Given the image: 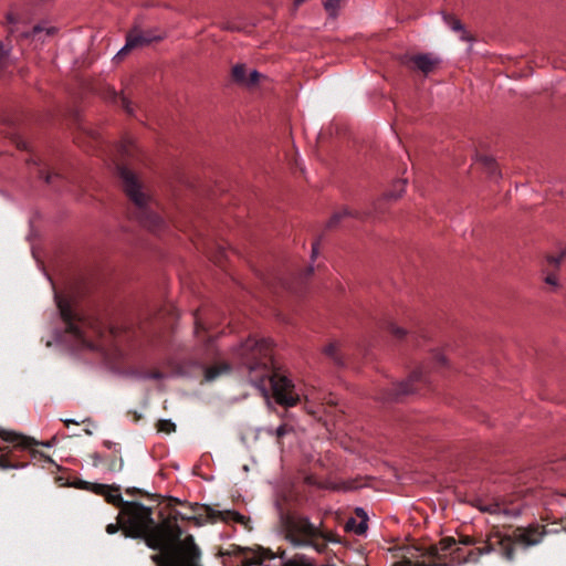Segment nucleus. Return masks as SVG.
Returning <instances> with one entry per match:
<instances>
[{"mask_svg":"<svg viewBox=\"0 0 566 566\" xmlns=\"http://www.w3.org/2000/svg\"><path fill=\"white\" fill-rule=\"evenodd\" d=\"M188 507L190 514L172 510L167 517L159 522L157 532L161 534L163 555L153 556V560L158 566H202L200 564V548L195 543L192 535H187L182 538L184 531L178 524L179 521L193 522L198 526H201L207 521L211 523L218 521L245 523V516L237 511H219L208 505H199L198 503H190Z\"/></svg>","mask_w":566,"mask_h":566,"instance_id":"nucleus-1","label":"nucleus"},{"mask_svg":"<svg viewBox=\"0 0 566 566\" xmlns=\"http://www.w3.org/2000/svg\"><path fill=\"white\" fill-rule=\"evenodd\" d=\"M238 357L245 367L250 382L264 396L269 391L275 401L285 407L295 406L300 396L285 375L279 373L273 363L272 343L265 338L249 337L238 348Z\"/></svg>","mask_w":566,"mask_h":566,"instance_id":"nucleus-2","label":"nucleus"},{"mask_svg":"<svg viewBox=\"0 0 566 566\" xmlns=\"http://www.w3.org/2000/svg\"><path fill=\"white\" fill-rule=\"evenodd\" d=\"M275 509L281 523L286 528V538L295 547H312L323 554L327 549V543H337L338 538L331 532H324L314 525L308 517L291 515L290 499L285 493L277 495Z\"/></svg>","mask_w":566,"mask_h":566,"instance_id":"nucleus-3","label":"nucleus"},{"mask_svg":"<svg viewBox=\"0 0 566 566\" xmlns=\"http://www.w3.org/2000/svg\"><path fill=\"white\" fill-rule=\"evenodd\" d=\"M153 514V507L129 501L125 503V507H122L118 520L124 521L120 526L125 537L143 539L149 548L163 555L161 534L157 532L159 522L155 521Z\"/></svg>","mask_w":566,"mask_h":566,"instance_id":"nucleus-4","label":"nucleus"},{"mask_svg":"<svg viewBox=\"0 0 566 566\" xmlns=\"http://www.w3.org/2000/svg\"><path fill=\"white\" fill-rule=\"evenodd\" d=\"M54 297L65 327L63 340L72 342L75 348H93V338L104 335L102 323L77 313L70 301L57 293Z\"/></svg>","mask_w":566,"mask_h":566,"instance_id":"nucleus-5","label":"nucleus"},{"mask_svg":"<svg viewBox=\"0 0 566 566\" xmlns=\"http://www.w3.org/2000/svg\"><path fill=\"white\" fill-rule=\"evenodd\" d=\"M116 172L122 182L123 189L133 202L130 214L144 227L151 231H159L164 226L163 218L154 210L153 201L142 190V185L136 175L124 165H116Z\"/></svg>","mask_w":566,"mask_h":566,"instance_id":"nucleus-6","label":"nucleus"},{"mask_svg":"<svg viewBox=\"0 0 566 566\" xmlns=\"http://www.w3.org/2000/svg\"><path fill=\"white\" fill-rule=\"evenodd\" d=\"M0 437L3 441L10 443L7 446H0V469L1 470H10V469H21L27 465L25 462L21 461V451H29L32 459H36L38 457L44 458L46 461L52 462V460L44 455L42 452L35 450L33 447L42 444L45 447H51L50 442H39L34 438L17 433L13 431H2L0 432Z\"/></svg>","mask_w":566,"mask_h":566,"instance_id":"nucleus-7","label":"nucleus"},{"mask_svg":"<svg viewBox=\"0 0 566 566\" xmlns=\"http://www.w3.org/2000/svg\"><path fill=\"white\" fill-rule=\"evenodd\" d=\"M544 533L538 527L516 528L512 535H499V543L502 547L503 555L506 559L514 558V544H523L525 546L536 545L541 542Z\"/></svg>","mask_w":566,"mask_h":566,"instance_id":"nucleus-8","label":"nucleus"},{"mask_svg":"<svg viewBox=\"0 0 566 566\" xmlns=\"http://www.w3.org/2000/svg\"><path fill=\"white\" fill-rule=\"evenodd\" d=\"M427 375L423 368L413 370L406 381L392 384L386 388L379 399L385 401L400 400L403 396L413 394L420 385L427 384Z\"/></svg>","mask_w":566,"mask_h":566,"instance_id":"nucleus-9","label":"nucleus"},{"mask_svg":"<svg viewBox=\"0 0 566 566\" xmlns=\"http://www.w3.org/2000/svg\"><path fill=\"white\" fill-rule=\"evenodd\" d=\"M438 555L439 551L436 545H430L429 547L412 545L405 548V554L402 555L401 560L394 563L392 566H442L437 562H418L419 558H432Z\"/></svg>","mask_w":566,"mask_h":566,"instance_id":"nucleus-10","label":"nucleus"},{"mask_svg":"<svg viewBox=\"0 0 566 566\" xmlns=\"http://www.w3.org/2000/svg\"><path fill=\"white\" fill-rule=\"evenodd\" d=\"M441 60L432 53H419L413 55H403L401 64L412 71H419L424 75L431 73Z\"/></svg>","mask_w":566,"mask_h":566,"instance_id":"nucleus-11","label":"nucleus"},{"mask_svg":"<svg viewBox=\"0 0 566 566\" xmlns=\"http://www.w3.org/2000/svg\"><path fill=\"white\" fill-rule=\"evenodd\" d=\"M160 39H161L160 35H156L151 31H143L138 27H135L127 33L126 44L117 53V55L123 56L133 49L142 48L144 45L150 44Z\"/></svg>","mask_w":566,"mask_h":566,"instance_id":"nucleus-12","label":"nucleus"},{"mask_svg":"<svg viewBox=\"0 0 566 566\" xmlns=\"http://www.w3.org/2000/svg\"><path fill=\"white\" fill-rule=\"evenodd\" d=\"M566 258V245L560 249L557 255L548 254L544 265V272L546 273L545 282L549 285L557 286V279L555 271L559 269L560 264Z\"/></svg>","mask_w":566,"mask_h":566,"instance_id":"nucleus-13","label":"nucleus"},{"mask_svg":"<svg viewBox=\"0 0 566 566\" xmlns=\"http://www.w3.org/2000/svg\"><path fill=\"white\" fill-rule=\"evenodd\" d=\"M93 490L96 494L103 495L107 503L118 507L122 511V507H125V501L122 497L120 494V488L113 485H106V484H94Z\"/></svg>","mask_w":566,"mask_h":566,"instance_id":"nucleus-14","label":"nucleus"},{"mask_svg":"<svg viewBox=\"0 0 566 566\" xmlns=\"http://www.w3.org/2000/svg\"><path fill=\"white\" fill-rule=\"evenodd\" d=\"M231 75L234 82L248 87L256 85L262 77V74L255 70L248 73L244 64L234 65L231 71Z\"/></svg>","mask_w":566,"mask_h":566,"instance_id":"nucleus-15","label":"nucleus"},{"mask_svg":"<svg viewBox=\"0 0 566 566\" xmlns=\"http://www.w3.org/2000/svg\"><path fill=\"white\" fill-rule=\"evenodd\" d=\"M368 216H369V212H363V211L350 209L348 207H344L339 211H336L331 217V219L327 222V228L328 229L336 228L339 224V222L344 218H347V217H353V218L363 220V219L367 218Z\"/></svg>","mask_w":566,"mask_h":566,"instance_id":"nucleus-16","label":"nucleus"},{"mask_svg":"<svg viewBox=\"0 0 566 566\" xmlns=\"http://www.w3.org/2000/svg\"><path fill=\"white\" fill-rule=\"evenodd\" d=\"M105 98L109 102L119 105L128 115H133L134 109L129 99L118 94L114 88L108 87L105 92Z\"/></svg>","mask_w":566,"mask_h":566,"instance_id":"nucleus-17","label":"nucleus"},{"mask_svg":"<svg viewBox=\"0 0 566 566\" xmlns=\"http://www.w3.org/2000/svg\"><path fill=\"white\" fill-rule=\"evenodd\" d=\"M32 161V165L34 166L36 170V176L40 179H44L46 184L53 185L55 179H62L61 175L57 172H50L46 169V166L42 165V161L39 158H32L28 160L30 164Z\"/></svg>","mask_w":566,"mask_h":566,"instance_id":"nucleus-18","label":"nucleus"},{"mask_svg":"<svg viewBox=\"0 0 566 566\" xmlns=\"http://www.w3.org/2000/svg\"><path fill=\"white\" fill-rule=\"evenodd\" d=\"M230 365L227 363H220L212 366H209L205 369L203 379L205 381H213L218 379L221 375L228 374L230 371Z\"/></svg>","mask_w":566,"mask_h":566,"instance_id":"nucleus-19","label":"nucleus"},{"mask_svg":"<svg viewBox=\"0 0 566 566\" xmlns=\"http://www.w3.org/2000/svg\"><path fill=\"white\" fill-rule=\"evenodd\" d=\"M483 511H488L490 513H504V514H509V515H518L520 512H521V507L520 506H512V507H509L507 505H505V503H493V504H490L488 507H484L482 509Z\"/></svg>","mask_w":566,"mask_h":566,"instance_id":"nucleus-20","label":"nucleus"},{"mask_svg":"<svg viewBox=\"0 0 566 566\" xmlns=\"http://www.w3.org/2000/svg\"><path fill=\"white\" fill-rule=\"evenodd\" d=\"M436 546L439 551V555L432 557V559L439 560L438 563L444 566L446 563H441L442 556H444L448 552H451L453 547L457 546V541L453 537H444L440 541L439 545Z\"/></svg>","mask_w":566,"mask_h":566,"instance_id":"nucleus-21","label":"nucleus"},{"mask_svg":"<svg viewBox=\"0 0 566 566\" xmlns=\"http://www.w3.org/2000/svg\"><path fill=\"white\" fill-rule=\"evenodd\" d=\"M443 20L446 24H448L453 31L461 32V40L470 41L471 36L464 31L463 25L460 20L449 13L443 14Z\"/></svg>","mask_w":566,"mask_h":566,"instance_id":"nucleus-22","label":"nucleus"},{"mask_svg":"<svg viewBox=\"0 0 566 566\" xmlns=\"http://www.w3.org/2000/svg\"><path fill=\"white\" fill-rule=\"evenodd\" d=\"M324 354L331 358L335 365L337 366H344L345 363H344V358L340 354V350H339V345L337 343H329L327 346H325L324 348Z\"/></svg>","mask_w":566,"mask_h":566,"instance_id":"nucleus-23","label":"nucleus"},{"mask_svg":"<svg viewBox=\"0 0 566 566\" xmlns=\"http://www.w3.org/2000/svg\"><path fill=\"white\" fill-rule=\"evenodd\" d=\"M479 160L490 176L497 175V165L493 158L489 156H480Z\"/></svg>","mask_w":566,"mask_h":566,"instance_id":"nucleus-24","label":"nucleus"},{"mask_svg":"<svg viewBox=\"0 0 566 566\" xmlns=\"http://www.w3.org/2000/svg\"><path fill=\"white\" fill-rule=\"evenodd\" d=\"M44 31V29L41 27V25H35L32 28V31L31 32H21V35L22 36H33V38H36V36H40V34ZM45 32H46V35H53L55 34L56 32V29L51 27V28H46L45 29Z\"/></svg>","mask_w":566,"mask_h":566,"instance_id":"nucleus-25","label":"nucleus"},{"mask_svg":"<svg viewBox=\"0 0 566 566\" xmlns=\"http://www.w3.org/2000/svg\"><path fill=\"white\" fill-rule=\"evenodd\" d=\"M346 527L348 530H354L356 534L361 535L367 530V518L361 520L358 524H356V521L354 518H350L347 522Z\"/></svg>","mask_w":566,"mask_h":566,"instance_id":"nucleus-26","label":"nucleus"},{"mask_svg":"<svg viewBox=\"0 0 566 566\" xmlns=\"http://www.w3.org/2000/svg\"><path fill=\"white\" fill-rule=\"evenodd\" d=\"M406 180H398L394 184L392 190L387 193L390 199H397L401 196L405 190Z\"/></svg>","mask_w":566,"mask_h":566,"instance_id":"nucleus-27","label":"nucleus"},{"mask_svg":"<svg viewBox=\"0 0 566 566\" xmlns=\"http://www.w3.org/2000/svg\"><path fill=\"white\" fill-rule=\"evenodd\" d=\"M157 430L159 432L171 433L176 430V424L171 420L161 419L157 422Z\"/></svg>","mask_w":566,"mask_h":566,"instance_id":"nucleus-28","label":"nucleus"},{"mask_svg":"<svg viewBox=\"0 0 566 566\" xmlns=\"http://www.w3.org/2000/svg\"><path fill=\"white\" fill-rule=\"evenodd\" d=\"M125 493L127 495H130V496H137L138 495V496H143V497H148V499H156L157 497L156 494H151V493H149V492H147V491H145L143 489H138V488H134V486L127 488L125 490Z\"/></svg>","mask_w":566,"mask_h":566,"instance_id":"nucleus-29","label":"nucleus"},{"mask_svg":"<svg viewBox=\"0 0 566 566\" xmlns=\"http://www.w3.org/2000/svg\"><path fill=\"white\" fill-rule=\"evenodd\" d=\"M386 328L398 339H402L407 335V332L403 328L397 326L394 322H388Z\"/></svg>","mask_w":566,"mask_h":566,"instance_id":"nucleus-30","label":"nucleus"},{"mask_svg":"<svg viewBox=\"0 0 566 566\" xmlns=\"http://www.w3.org/2000/svg\"><path fill=\"white\" fill-rule=\"evenodd\" d=\"M293 431V428L286 423L281 424L275 431L276 442L277 444H282V439L291 433Z\"/></svg>","mask_w":566,"mask_h":566,"instance_id":"nucleus-31","label":"nucleus"},{"mask_svg":"<svg viewBox=\"0 0 566 566\" xmlns=\"http://www.w3.org/2000/svg\"><path fill=\"white\" fill-rule=\"evenodd\" d=\"M7 23L10 25L9 32L11 34L18 31V29L14 25L19 23V19L13 13H8Z\"/></svg>","mask_w":566,"mask_h":566,"instance_id":"nucleus-32","label":"nucleus"},{"mask_svg":"<svg viewBox=\"0 0 566 566\" xmlns=\"http://www.w3.org/2000/svg\"><path fill=\"white\" fill-rule=\"evenodd\" d=\"M123 465H124V462H123L122 458H119V459L114 458L108 462V469L111 471H120L123 469Z\"/></svg>","mask_w":566,"mask_h":566,"instance_id":"nucleus-33","label":"nucleus"},{"mask_svg":"<svg viewBox=\"0 0 566 566\" xmlns=\"http://www.w3.org/2000/svg\"><path fill=\"white\" fill-rule=\"evenodd\" d=\"M272 558H274V554L272 553V551L262 548L261 555L255 560V564L261 565L265 559Z\"/></svg>","mask_w":566,"mask_h":566,"instance_id":"nucleus-34","label":"nucleus"},{"mask_svg":"<svg viewBox=\"0 0 566 566\" xmlns=\"http://www.w3.org/2000/svg\"><path fill=\"white\" fill-rule=\"evenodd\" d=\"M223 29L226 30H229V31H242L243 28L241 27V24L234 22V21H226L222 25Z\"/></svg>","mask_w":566,"mask_h":566,"instance_id":"nucleus-35","label":"nucleus"},{"mask_svg":"<svg viewBox=\"0 0 566 566\" xmlns=\"http://www.w3.org/2000/svg\"><path fill=\"white\" fill-rule=\"evenodd\" d=\"M195 316V326H196V334L199 335V333L201 332H205L206 331V326L205 324L202 323L201 318L199 317L198 313L196 312L193 314Z\"/></svg>","mask_w":566,"mask_h":566,"instance_id":"nucleus-36","label":"nucleus"},{"mask_svg":"<svg viewBox=\"0 0 566 566\" xmlns=\"http://www.w3.org/2000/svg\"><path fill=\"white\" fill-rule=\"evenodd\" d=\"M122 522H124V521H123V520H120V521H119V520L117 518V523H111V524H108V525L106 526V532H107L108 534H111V535H112V534L117 533L119 530H122V526H120V523H122Z\"/></svg>","mask_w":566,"mask_h":566,"instance_id":"nucleus-37","label":"nucleus"},{"mask_svg":"<svg viewBox=\"0 0 566 566\" xmlns=\"http://www.w3.org/2000/svg\"><path fill=\"white\" fill-rule=\"evenodd\" d=\"M434 360L438 365L444 366L447 364V358L443 354L437 353L434 354Z\"/></svg>","mask_w":566,"mask_h":566,"instance_id":"nucleus-38","label":"nucleus"},{"mask_svg":"<svg viewBox=\"0 0 566 566\" xmlns=\"http://www.w3.org/2000/svg\"><path fill=\"white\" fill-rule=\"evenodd\" d=\"M149 377L153 379H161L163 373H160L159 370H155L149 374Z\"/></svg>","mask_w":566,"mask_h":566,"instance_id":"nucleus-39","label":"nucleus"},{"mask_svg":"<svg viewBox=\"0 0 566 566\" xmlns=\"http://www.w3.org/2000/svg\"><path fill=\"white\" fill-rule=\"evenodd\" d=\"M108 332H109V334L113 337H117V335H118V328L117 327L112 326V327H109Z\"/></svg>","mask_w":566,"mask_h":566,"instance_id":"nucleus-40","label":"nucleus"},{"mask_svg":"<svg viewBox=\"0 0 566 566\" xmlns=\"http://www.w3.org/2000/svg\"><path fill=\"white\" fill-rule=\"evenodd\" d=\"M356 514H357V516L361 517L363 520L367 518L366 513L364 512L363 509H356Z\"/></svg>","mask_w":566,"mask_h":566,"instance_id":"nucleus-41","label":"nucleus"},{"mask_svg":"<svg viewBox=\"0 0 566 566\" xmlns=\"http://www.w3.org/2000/svg\"><path fill=\"white\" fill-rule=\"evenodd\" d=\"M462 543L464 545H471L472 544V539L470 537H465V538L462 539Z\"/></svg>","mask_w":566,"mask_h":566,"instance_id":"nucleus-42","label":"nucleus"},{"mask_svg":"<svg viewBox=\"0 0 566 566\" xmlns=\"http://www.w3.org/2000/svg\"><path fill=\"white\" fill-rule=\"evenodd\" d=\"M169 501H170V504H171V503H175V504H182V502H181L180 500L176 499V497H170V500H169Z\"/></svg>","mask_w":566,"mask_h":566,"instance_id":"nucleus-43","label":"nucleus"},{"mask_svg":"<svg viewBox=\"0 0 566 566\" xmlns=\"http://www.w3.org/2000/svg\"><path fill=\"white\" fill-rule=\"evenodd\" d=\"M312 273H313V268L312 266L307 268L305 271V277L310 276Z\"/></svg>","mask_w":566,"mask_h":566,"instance_id":"nucleus-44","label":"nucleus"},{"mask_svg":"<svg viewBox=\"0 0 566 566\" xmlns=\"http://www.w3.org/2000/svg\"><path fill=\"white\" fill-rule=\"evenodd\" d=\"M113 444H114V443H113L112 441H107V440H106V441H104V446H105L106 448H108V449H111V448L113 447Z\"/></svg>","mask_w":566,"mask_h":566,"instance_id":"nucleus-45","label":"nucleus"},{"mask_svg":"<svg viewBox=\"0 0 566 566\" xmlns=\"http://www.w3.org/2000/svg\"><path fill=\"white\" fill-rule=\"evenodd\" d=\"M312 252H313V256L317 253V243L313 244Z\"/></svg>","mask_w":566,"mask_h":566,"instance_id":"nucleus-46","label":"nucleus"},{"mask_svg":"<svg viewBox=\"0 0 566 566\" xmlns=\"http://www.w3.org/2000/svg\"><path fill=\"white\" fill-rule=\"evenodd\" d=\"M65 426H70L71 423H77L74 420H64Z\"/></svg>","mask_w":566,"mask_h":566,"instance_id":"nucleus-47","label":"nucleus"},{"mask_svg":"<svg viewBox=\"0 0 566 566\" xmlns=\"http://www.w3.org/2000/svg\"><path fill=\"white\" fill-rule=\"evenodd\" d=\"M281 284L284 286V287H287V283L283 280H281Z\"/></svg>","mask_w":566,"mask_h":566,"instance_id":"nucleus-48","label":"nucleus"}]
</instances>
